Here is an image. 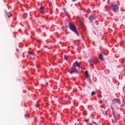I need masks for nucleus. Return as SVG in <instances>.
<instances>
[{
	"mask_svg": "<svg viewBox=\"0 0 125 125\" xmlns=\"http://www.w3.org/2000/svg\"><path fill=\"white\" fill-rule=\"evenodd\" d=\"M29 54H31V55H35V53L31 52H28Z\"/></svg>",
	"mask_w": 125,
	"mask_h": 125,
	"instance_id": "nucleus-12",
	"label": "nucleus"
},
{
	"mask_svg": "<svg viewBox=\"0 0 125 125\" xmlns=\"http://www.w3.org/2000/svg\"><path fill=\"white\" fill-rule=\"evenodd\" d=\"M95 95V91H92L91 93V95L92 96H93V95Z\"/></svg>",
	"mask_w": 125,
	"mask_h": 125,
	"instance_id": "nucleus-14",
	"label": "nucleus"
},
{
	"mask_svg": "<svg viewBox=\"0 0 125 125\" xmlns=\"http://www.w3.org/2000/svg\"><path fill=\"white\" fill-rule=\"evenodd\" d=\"M17 51L18 52V51H19V50L18 49H17Z\"/></svg>",
	"mask_w": 125,
	"mask_h": 125,
	"instance_id": "nucleus-20",
	"label": "nucleus"
},
{
	"mask_svg": "<svg viewBox=\"0 0 125 125\" xmlns=\"http://www.w3.org/2000/svg\"><path fill=\"white\" fill-rule=\"evenodd\" d=\"M89 62L91 66H93V64L97 63L98 61H97L96 62H95L92 59H91L89 61Z\"/></svg>",
	"mask_w": 125,
	"mask_h": 125,
	"instance_id": "nucleus-9",
	"label": "nucleus"
},
{
	"mask_svg": "<svg viewBox=\"0 0 125 125\" xmlns=\"http://www.w3.org/2000/svg\"><path fill=\"white\" fill-rule=\"evenodd\" d=\"M69 29L71 30L74 33L76 34L77 36H79V33L78 32V31L77 30V28L76 27V25L74 24V22H69Z\"/></svg>",
	"mask_w": 125,
	"mask_h": 125,
	"instance_id": "nucleus-1",
	"label": "nucleus"
},
{
	"mask_svg": "<svg viewBox=\"0 0 125 125\" xmlns=\"http://www.w3.org/2000/svg\"><path fill=\"white\" fill-rule=\"evenodd\" d=\"M77 0H72L73 1H76Z\"/></svg>",
	"mask_w": 125,
	"mask_h": 125,
	"instance_id": "nucleus-21",
	"label": "nucleus"
},
{
	"mask_svg": "<svg viewBox=\"0 0 125 125\" xmlns=\"http://www.w3.org/2000/svg\"><path fill=\"white\" fill-rule=\"evenodd\" d=\"M92 123H94V125H98V124L96 123L94 121H92Z\"/></svg>",
	"mask_w": 125,
	"mask_h": 125,
	"instance_id": "nucleus-16",
	"label": "nucleus"
},
{
	"mask_svg": "<svg viewBox=\"0 0 125 125\" xmlns=\"http://www.w3.org/2000/svg\"><path fill=\"white\" fill-rule=\"evenodd\" d=\"M79 69L76 68V67H72L71 68V71H69V73L70 74H74V73H76V74H78L79 73Z\"/></svg>",
	"mask_w": 125,
	"mask_h": 125,
	"instance_id": "nucleus-3",
	"label": "nucleus"
},
{
	"mask_svg": "<svg viewBox=\"0 0 125 125\" xmlns=\"http://www.w3.org/2000/svg\"><path fill=\"white\" fill-rule=\"evenodd\" d=\"M36 107L37 108H38V107H39V106L38 105V104H36Z\"/></svg>",
	"mask_w": 125,
	"mask_h": 125,
	"instance_id": "nucleus-19",
	"label": "nucleus"
},
{
	"mask_svg": "<svg viewBox=\"0 0 125 125\" xmlns=\"http://www.w3.org/2000/svg\"><path fill=\"white\" fill-rule=\"evenodd\" d=\"M89 19L90 20V21H93V20H95V19H96V16L94 15H91L89 17Z\"/></svg>",
	"mask_w": 125,
	"mask_h": 125,
	"instance_id": "nucleus-7",
	"label": "nucleus"
},
{
	"mask_svg": "<svg viewBox=\"0 0 125 125\" xmlns=\"http://www.w3.org/2000/svg\"><path fill=\"white\" fill-rule=\"evenodd\" d=\"M10 16H11V14H10V15H8V17H10Z\"/></svg>",
	"mask_w": 125,
	"mask_h": 125,
	"instance_id": "nucleus-18",
	"label": "nucleus"
},
{
	"mask_svg": "<svg viewBox=\"0 0 125 125\" xmlns=\"http://www.w3.org/2000/svg\"><path fill=\"white\" fill-rule=\"evenodd\" d=\"M110 9L113 11V12H117L119 10V6L117 4H111L110 5Z\"/></svg>",
	"mask_w": 125,
	"mask_h": 125,
	"instance_id": "nucleus-2",
	"label": "nucleus"
},
{
	"mask_svg": "<svg viewBox=\"0 0 125 125\" xmlns=\"http://www.w3.org/2000/svg\"><path fill=\"white\" fill-rule=\"evenodd\" d=\"M44 8V7H43V6H42L40 8V11H41V13H43V9Z\"/></svg>",
	"mask_w": 125,
	"mask_h": 125,
	"instance_id": "nucleus-10",
	"label": "nucleus"
},
{
	"mask_svg": "<svg viewBox=\"0 0 125 125\" xmlns=\"http://www.w3.org/2000/svg\"><path fill=\"white\" fill-rule=\"evenodd\" d=\"M85 75L87 78V81L90 83H91V80L90 79V76L88 75V72L87 70H86L85 72Z\"/></svg>",
	"mask_w": 125,
	"mask_h": 125,
	"instance_id": "nucleus-4",
	"label": "nucleus"
},
{
	"mask_svg": "<svg viewBox=\"0 0 125 125\" xmlns=\"http://www.w3.org/2000/svg\"><path fill=\"white\" fill-rule=\"evenodd\" d=\"M64 59H65V60H67V59H68V56H67V55H64Z\"/></svg>",
	"mask_w": 125,
	"mask_h": 125,
	"instance_id": "nucleus-13",
	"label": "nucleus"
},
{
	"mask_svg": "<svg viewBox=\"0 0 125 125\" xmlns=\"http://www.w3.org/2000/svg\"><path fill=\"white\" fill-rule=\"evenodd\" d=\"M64 13H66V11H64Z\"/></svg>",
	"mask_w": 125,
	"mask_h": 125,
	"instance_id": "nucleus-22",
	"label": "nucleus"
},
{
	"mask_svg": "<svg viewBox=\"0 0 125 125\" xmlns=\"http://www.w3.org/2000/svg\"><path fill=\"white\" fill-rule=\"evenodd\" d=\"M25 118H29V114H25Z\"/></svg>",
	"mask_w": 125,
	"mask_h": 125,
	"instance_id": "nucleus-15",
	"label": "nucleus"
},
{
	"mask_svg": "<svg viewBox=\"0 0 125 125\" xmlns=\"http://www.w3.org/2000/svg\"><path fill=\"white\" fill-rule=\"evenodd\" d=\"M88 119H84V122H88Z\"/></svg>",
	"mask_w": 125,
	"mask_h": 125,
	"instance_id": "nucleus-17",
	"label": "nucleus"
},
{
	"mask_svg": "<svg viewBox=\"0 0 125 125\" xmlns=\"http://www.w3.org/2000/svg\"><path fill=\"white\" fill-rule=\"evenodd\" d=\"M99 57L101 59V60H103V56H102V54H99Z\"/></svg>",
	"mask_w": 125,
	"mask_h": 125,
	"instance_id": "nucleus-11",
	"label": "nucleus"
},
{
	"mask_svg": "<svg viewBox=\"0 0 125 125\" xmlns=\"http://www.w3.org/2000/svg\"><path fill=\"white\" fill-rule=\"evenodd\" d=\"M73 65L74 67H75V68H76V67H77L78 69H80L81 68V65H80V63L77 62H75Z\"/></svg>",
	"mask_w": 125,
	"mask_h": 125,
	"instance_id": "nucleus-5",
	"label": "nucleus"
},
{
	"mask_svg": "<svg viewBox=\"0 0 125 125\" xmlns=\"http://www.w3.org/2000/svg\"><path fill=\"white\" fill-rule=\"evenodd\" d=\"M115 103H117V104H121V101L119 99H114L113 100V104L112 105H114Z\"/></svg>",
	"mask_w": 125,
	"mask_h": 125,
	"instance_id": "nucleus-6",
	"label": "nucleus"
},
{
	"mask_svg": "<svg viewBox=\"0 0 125 125\" xmlns=\"http://www.w3.org/2000/svg\"><path fill=\"white\" fill-rule=\"evenodd\" d=\"M113 104H111V109L112 110V112H113V117L115 119V120H116V121H117V117L116 116V114H115V109H114V108H113Z\"/></svg>",
	"mask_w": 125,
	"mask_h": 125,
	"instance_id": "nucleus-8",
	"label": "nucleus"
}]
</instances>
